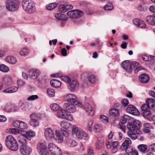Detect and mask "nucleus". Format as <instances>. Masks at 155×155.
Wrapping results in <instances>:
<instances>
[{
  "instance_id": "obj_1",
  "label": "nucleus",
  "mask_w": 155,
  "mask_h": 155,
  "mask_svg": "<svg viewBox=\"0 0 155 155\" xmlns=\"http://www.w3.org/2000/svg\"><path fill=\"white\" fill-rule=\"evenodd\" d=\"M5 144L11 150L16 151L18 149V145L17 141L12 135L8 136L5 139Z\"/></svg>"
},
{
  "instance_id": "obj_2",
  "label": "nucleus",
  "mask_w": 155,
  "mask_h": 155,
  "mask_svg": "<svg viewBox=\"0 0 155 155\" xmlns=\"http://www.w3.org/2000/svg\"><path fill=\"white\" fill-rule=\"evenodd\" d=\"M22 5L23 9L27 13H32L35 10V5L31 0H23Z\"/></svg>"
},
{
  "instance_id": "obj_3",
  "label": "nucleus",
  "mask_w": 155,
  "mask_h": 155,
  "mask_svg": "<svg viewBox=\"0 0 155 155\" xmlns=\"http://www.w3.org/2000/svg\"><path fill=\"white\" fill-rule=\"evenodd\" d=\"M72 132L73 134L78 138L85 140L88 138L87 134L80 128L73 127Z\"/></svg>"
},
{
  "instance_id": "obj_4",
  "label": "nucleus",
  "mask_w": 155,
  "mask_h": 155,
  "mask_svg": "<svg viewBox=\"0 0 155 155\" xmlns=\"http://www.w3.org/2000/svg\"><path fill=\"white\" fill-rule=\"evenodd\" d=\"M141 123L138 120H134L133 121V124L129 123L127 124V128L130 130H135L137 134H140L141 133L139 130L140 128L141 127Z\"/></svg>"
},
{
  "instance_id": "obj_5",
  "label": "nucleus",
  "mask_w": 155,
  "mask_h": 155,
  "mask_svg": "<svg viewBox=\"0 0 155 155\" xmlns=\"http://www.w3.org/2000/svg\"><path fill=\"white\" fill-rule=\"evenodd\" d=\"M131 143V141L129 138H126L124 142L122 143L120 149L123 150H125L127 153H131L133 151V147L129 145Z\"/></svg>"
},
{
  "instance_id": "obj_6",
  "label": "nucleus",
  "mask_w": 155,
  "mask_h": 155,
  "mask_svg": "<svg viewBox=\"0 0 155 155\" xmlns=\"http://www.w3.org/2000/svg\"><path fill=\"white\" fill-rule=\"evenodd\" d=\"M6 8L9 11H14L18 8L16 0H6Z\"/></svg>"
},
{
  "instance_id": "obj_7",
  "label": "nucleus",
  "mask_w": 155,
  "mask_h": 155,
  "mask_svg": "<svg viewBox=\"0 0 155 155\" xmlns=\"http://www.w3.org/2000/svg\"><path fill=\"white\" fill-rule=\"evenodd\" d=\"M57 116L59 117L71 121L73 119V116L68 113L65 109H61L58 111L57 114Z\"/></svg>"
},
{
  "instance_id": "obj_8",
  "label": "nucleus",
  "mask_w": 155,
  "mask_h": 155,
  "mask_svg": "<svg viewBox=\"0 0 155 155\" xmlns=\"http://www.w3.org/2000/svg\"><path fill=\"white\" fill-rule=\"evenodd\" d=\"M38 151L41 155H48V152L46 146L42 143H39L37 145Z\"/></svg>"
},
{
  "instance_id": "obj_9",
  "label": "nucleus",
  "mask_w": 155,
  "mask_h": 155,
  "mask_svg": "<svg viewBox=\"0 0 155 155\" xmlns=\"http://www.w3.org/2000/svg\"><path fill=\"white\" fill-rule=\"evenodd\" d=\"M55 134V131L51 127H47L44 130V134L47 140H52Z\"/></svg>"
},
{
  "instance_id": "obj_10",
  "label": "nucleus",
  "mask_w": 155,
  "mask_h": 155,
  "mask_svg": "<svg viewBox=\"0 0 155 155\" xmlns=\"http://www.w3.org/2000/svg\"><path fill=\"white\" fill-rule=\"evenodd\" d=\"M32 151V148L29 146L25 145H21L20 147V151L23 155H29Z\"/></svg>"
},
{
  "instance_id": "obj_11",
  "label": "nucleus",
  "mask_w": 155,
  "mask_h": 155,
  "mask_svg": "<svg viewBox=\"0 0 155 155\" xmlns=\"http://www.w3.org/2000/svg\"><path fill=\"white\" fill-rule=\"evenodd\" d=\"M74 104L65 103L63 105V108L69 113H73L76 110V107Z\"/></svg>"
},
{
  "instance_id": "obj_12",
  "label": "nucleus",
  "mask_w": 155,
  "mask_h": 155,
  "mask_svg": "<svg viewBox=\"0 0 155 155\" xmlns=\"http://www.w3.org/2000/svg\"><path fill=\"white\" fill-rule=\"evenodd\" d=\"M64 98L65 101H67L70 103L74 104H77L78 101L76 100V97L73 94H66L64 96Z\"/></svg>"
},
{
  "instance_id": "obj_13",
  "label": "nucleus",
  "mask_w": 155,
  "mask_h": 155,
  "mask_svg": "<svg viewBox=\"0 0 155 155\" xmlns=\"http://www.w3.org/2000/svg\"><path fill=\"white\" fill-rule=\"evenodd\" d=\"M52 139H54L58 143H61L64 140L63 137L60 131L58 130H55V134L53 137Z\"/></svg>"
},
{
  "instance_id": "obj_14",
  "label": "nucleus",
  "mask_w": 155,
  "mask_h": 155,
  "mask_svg": "<svg viewBox=\"0 0 155 155\" xmlns=\"http://www.w3.org/2000/svg\"><path fill=\"white\" fill-rule=\"evenodd\" d=\"M31 119L29 121L30 124L34 127H36L39 126V122L38 120V117L35 114H32L30 115Z\"/></svg>"
},
{
  "instance_id": "obj_15",
  "label": "nucleus",
  "mask_w": 155,
  "mask_h": 155,
  "mask_svg": "<svg viewBox=\"0 0 155 155\" xmlns=\"http://www.w3.org/2000/svg\"><path fill=\"white\" fill-rule=\"evenodd\" d=\"M83 108L85 110L87 114L89 116H93L94 113L93 109L91 106L88 103H86L83 106Z\"/></svg>"
},
{
  "instance_id": "obj_16",
  "label": "nucleus",
  "mask_w": 155,
  "mask_h": 155,
  "mask_svg": "<svg viewBox=\"0 0 155 155\" xmlns=\"http://www.w3.org/2000/svg\"><path fill=\"white\" fill-rule=\"evenodd\" d=\"M127 112L133 115H136L139 114L138 110L133 106L129 105L127 108Z\"/></svg>"
},
{
  "instance_id": "obj_17",
  "label": "nucleus",
  "mask_w": 155,
  "mask_h": 155,
  "mask_svg": "<svg viewBox=\"0 0 155 155\" xmlns=\"http://www.w3.org/2000/svg\"><path fill=\"white\" fill-rule=\"evenodd\" d=\"M40 74L39 71L36 69H31L29 71L30 78L33 79H36Z\"/></svg>"
},
{
  "instance_id": "obj_18",
  "label": "nucleus",
  "mask_w": 155,
  "mask_h": 155,
  "mask_svg": "<svg viewBox=\"0 0 155 155\" xmlns=\"http://www.w3.org/2000/svg\"><path fill=\"white\" fill-rule=\"evenodd\" d=\"M17 140L21 145H26L27 140L26 137L24 135H23V133L21 132L17 137Z\"/></svg>"
},
{
  "instance_id": "obj_19",
  "label": "nucleus",
  "mask_w": 155,
  "mask_h": 155,
  "mask_svg": "<svg viewBox=\"0 0 155 155\" xmlns=\"http://www.w3.org/2000/svg\"><path fill=\"white\" fill-rule=\"evenodd\" d=\"M141 109L143 111L142 115L143 116L147 117L150 114V108L147 104H144L141 107Z\"/></svg>"
},
{
  "instance_id": "obj_20",
  "label": "nucleus",
  "mask_w": 155,
  "mask_h": 155,
  "mask_svg": "<svg viewBox=\"0 0 155 155\" xmlns=\"http://www.w3.org/2000/svg\"><path fill=\"white\" fill-rule=\"evenodd\" d=\"M123 68L129 73L131 72V70L130 67V63L129 61H124L122 64Z\"/></svg>"
},
{
  "instance_id": "obj_21",
  "label": "nucleus",
  "mask_w": 155,
  "mask_h": 155,
  "mask_svg": "<svg viewBox=\"0 0 155 155\" xmlns=\"http://www.w3.org/2000/svg\"><path fill=\"white\" fill-rule=\"evenodd\" d=\"M139 78L140 81L143 83H147L150 80V77L148 74H143L140 75Z\"/></svg>"
},
{
  "instance_id": "obj_22",
  "label": "nucleus",
  "mask_w": 155,
  "mask_h": 155,
  "mask_svg": "<svg viewBox=\"0 0 155 155\" xmlns=\"http://www.w3.org/2000/svg\"><path fill=\"white\" fill-rule=\"evenodd\" d=\"M78 84L77 81L75 80H73L71 82H70L68 87L70 91H74L76 88L78 87Z\"/></svg>"
},
{
  "instance_id": "obj_23",
  "label": "nucleus",
  "mask_w": 155,
  "mask_h": 155,
  "mask_svg": "<svg viewBox=\"0 0 155 155\" xmlns=\"http://www.w3.org/2000/svg\"><path fill=\"white\" fill-rule=\"evenodd\" d=\"M18 90V88L15 86L8 88L3 91V92L6 93H12L15 92Z\"/></svg>"
},
{
  "instance_id": "obj_24",
  "label": "nucleus",
  "mask_w": 155,
  "mask_h": 155,
  "mask_svg": "<svg viewBox=\"0 0 155 155\" xmlns=\"http://www.w3.org/2000/svg\"><path fill=\"white\" fill-rule=\"evenodd\" d=\"M147 22L150 25H155V16L149 15L146 18Z\"/></svg>"
},
{
  "instance_id": "obj_25",
  "label": "nucleus",
  "mask_w": 155,
  "mask_h": 155,
  "mask_svg": "<svg viewBox=\"0 0 155 155\" xmlns=\"http://www.w3.org/2000/svg\"><path fill=\"white\" fill-rule=\"evenodd\" d=\"M50 83L52 86L55 88L59 87L61 85V82L55 79L51 80Z\"/></svg>"
},
{
  "instance_id": "obj_26",
  "label": "nucleus",
  "mask_w": 155,
  "mask_h": 155,
  "mask_svg": "<svg viewBox=\"0 0 155 155\" xmlns=\"http://www.w3.org/2000/svg\"><path fill=\"white\" fill-rule=\"evenodd\" d=\"M72 13V18H78L83 15V12L78 10H73Z\"/></svg>"
},
{
  "instance_id": "obj_27",
  "label": "nucleus",
  "mask_w": 155,
  "mask_h": 155,
  "mask_svg": "<svg viewBox=\"0 0 155 155\" xmlns=\"http://www.w3.org/2000/svg\"><path fill=\"white\" fill-rule=\"evenodd\" d=\"M66 141L68 145L71 147H74L77 145V143L75 140L67 138Z\"/></svg>"
},
{
  "instance_id": "obj_28",
  "label": "nucleus",
  "mask_w": 155,
  "mask_h": 155,
  "mask_svg": "<svg viewBox=\"0 0 155 155\" xmlns=\"http://www.w3.org/2000/svg\"><path fill=\"white\" fill-rule=\"evenodd\" d=\"M55 17L58 19L62 21H67L68 18L66 16L61 13H57L55 15Z\"/></svg>"
},
{
  "instance_id": "obj_29",
  "label": "nucleus",
  "mask_w": 155,
  "mask_h": 155,
  "mask_svg": "<svg viewBox=\"0 0 155 155\" xmlns=\"http://www.w3.org/2000/svg\"><path fill=\"white\" fill-rule=\"evenodd\" d=\"M6 61L11 64H14L16 62V59L13 57L12 56H8L5 58Z\"/></svg>"
},
{
  "instance_id": "obj_30",
  "label": "nucleus",
  "mask_w": 155,
  "mask_h": 155,
  "mask_svg": "<svg viewBox=\"0 0 155 155\" xmlns=\"http://www.w3.org/2000/svg\"><path fill=\"white\" fill-rule=\"evenodd\" d=\"M60 125L64 128L67 130H68L71 127L70 124L65 121L61 122Z\"/></svg>"
},
{
  "instance_id": "obj_31",
  "label": "nucleus",
  "mask_w": 155,
  "mask_h": 155,
  "mask_svg": "<svg viewBox=\"0 0 155 155\" xmlns=\"http://www.w3.org/2000/svg\"><path fill=\"white\" fill-rule=\"evenodd\" d=\"M58 3L56 2L51 3L46 6V8L47 10H52L57 6Z\"/></svg>"
},
{
  "instance_id": "obj_32",
  "label": "nucleus",
  "mask_w": 155,
  "mask_h": 155,
  "mask_svg": "<svg viewBox=\"0 0 155 155\" xmlns=\"http://www.w3.org/2000/svg\"><path fill=\"white\" fill-rule=\"evenodd\" d=\"M130 117L127 115H124L120 117V121L121 123L122 124H125L127 120L130 119Z\"/></svg>"
},
{
  "instance_id": "obj_33",
  "label": "nucleus",
  "mask_w": 155,
  "mask_h": 155,
  "mask_svg": "<svg viewBox=\"0 0 155 155\" xmlns=\"http://www.w3.org/2000/svg\"><path fill=\"white\" fill-rule=\"evenodd\" d=\"M134 131L129 130L127 132V134L133 140L136 139L137 137V134L134 132Z\"/></svg>"
},
{
  "instance_id": "obj_34",
  "label": "nucleus",
  "mask_w": 155,
  "mask_h": 155,
  "mask_svg": "<svg viewBox=\"0 0 155 155\" xmlns=\"http://www.w3.org/2000/svg\"><path fill=\"white\" fill-rule=\"evenodd\" d=\"M21 133H23V135H24L25 136H31L34 137L35 135V134L32 131H25L24 130H21Z\"/></svg>"
},
{
  "instance_id": "obj_35",
  "label": "nucleus",
  "mask_w": 155,
  "mask_h": 155,
  "mask_svg": "<svg viewBox=\"0 0 155 155\" xmlns=\"http://www.w3.org/2000/svg\"><path fill=\"white\" fill-rule=\"evenodd\" d=\"M110 114L114 116H118L119 115V111L115 108H112L110 110Z\"/></svg>"
},
{
  "instance_id": "obj_36",
  "label": "nucleus",
  "mask_w": 155,
  "mask_h": 155,
  "mask_svg": "<svg viewBox=\"0 0 155 155\" xmlns=\"http://www.w3.org/2000/svg\"><path fill=\"white\" fill-rule=\"evenodd\" d=\"M28 104L27 102L20 101L18 103V105L21 109L27 110L28 109L27 107Z\"/></svg>"
},
{
  "instance_id": "obj_37",
  "label": "nucleus",
  "mask_w": 155,
  "mask_h": 155,
  "mask_svg": "<svg viewBox=\"0 0 155 155\" xmlns=\"http://www.w3.org/2000/svg\"><path fill=\"white\" fill-rule=\"evenodd\" d=\"M51 109L53 110L56 111L58 110H60L61 108L57 104L54 103L51 104L50 105Z\"/></svg>"
},
{
  "instance_id": "obj_38",
  "label": "nucleus",
  "mask_w": 155,
  "mask_h": 155,
  "mask_svg": "<svg viewBox=\"0 0 155 155\" xmlns=\"http://www.w3.org/2000/svg\"><path fill=\"white\" fill-rule=\"evenodd\" d=\"M58 147L52 143H49L48 145V149L51 153L56 149Z\"/></svg>"
},
{
  "instance_id": "obj_39",
  "label": "nucleus",
  "mask_w": 155,
  "mask_h": 155,
  "mask_svg": "<svg viewBox=\"0 0 155 155\" xmlns=\"http://www.w3.org/2000/svg\"><path fill=\"white\" fill-rule=\"evenodd\" d=\"M103 129L102 126L100 124H96L94 127V130L95 131L99 132Z\"/></svg>"
},
{
  "instance_id": "obj_40",
  "label": "nucleus",
  "mask_w": 155,
  "mask_h": 155,
  "mask_svg": "<svg viewBox=\"0 0 155 155\" xmlns=\"http://www.w3.org/2000/svg\"><path fill=\"white\" fill-rule=\"evenodd\" d=\"M29 53L28 49L26 48H23L21 49L19 53L22 56H26L28 55Z\"/></svg>"
},
{
  "instance_id": "obj_41",
  "label": "nucleus",
  "mask_w": 155,
  "mask_h": 155,
  "mask_svg": "<svg viewBox=\"0 0 155 155\" xmlns=\"http://www.w3.org/2000/svg\"><path fill=\"white\" fill-rule=\"evenodd\" d=\"M146 104H147L149 108H152L154 104L153 100L152 99H148L146 101Z\"/></svg>"
},
{
  "instance_id": "obj_42",
  "label": "nucleus",
  "mask_w": 155,
  "mask_h": 155,
  "mask_svg": "<svg viewBox=\"0 0 155 155\" xmlns=\"http://www.w3.org/2000/svg\"><path fill=\"white\" fill-rule=\"evenodd\" d=\"M47 92L48 95L50 97H53L54 96V91L52 89L50 88L47 89Z\"/></svg>"
},
{
  "instance_id": "obj_43",
  "label": "nucleus",
  "mask_w": 155,
  "mask_h": 155,
  "mask_svg": "<svg viewBox=\"0 0 155 155\" xmlns=\"http://www.w3.org/2000/svg\"><path fill=\"white\" fill-rule=\"evenodd\" d=\"M138 148L140 150L143 152H145L147 149V146L145 144H140L138 147Z\"/></svg>"
},
{
  "instance_id": "obj_44",
  "label": "nucleus",
  "mask_w": 155,
  "mask_h": 155,
  "mask_svg": "<svg viewBox=\"0 0 155 155\" xmlns=\"http://www.w3.org/2000/svg\"><path fill=\"white\" fill-rule=\"evenodd\" d=\"M0 71L3 72H7L9 71V68L5 65L1 64L0 65Z\"/></svg>"
},
{
  "instance_id": "obj_45",
  "label": "nucleus",
  "mask_w": 155,
  "mask_h": 155,
  "mask_svg": "<svg viewBox=\"0 0 155 155\" xmlns=\"http://www.w3.org/2000/svg\"><path fill=\"white\" fill-rule=\"evenodd\" d=\"M27 127V125L26 124L25 122L20 121L19 126L18 127L19 128H20V129L19 130L20 131V133H21V130H23L24 129H25Z\"/></svg>"
},
{
  "instance_id": "obj_46",
  "label": "nucleus",
  "mask_w": 155,
  "mask_h": 155,
  "mask_svg": "<svg viewBox=\"0 0 155 155\" xmlns=\"http://www.w3.org/2000/svg\"><path fill=\"white\" fill-rule=\"evenodd\" d=\"M53 155H62V152L58 147L51 153Z\"/></svg>"
},
{
  "instance_id": "obj_47",
  "label": "nucleus",
  "mask_w": 155,
  "mask_h": 155,
  "mask_svg": "<svg viewBox=\"0 0 155 155\" xmlns=\"http://www.w3.org/2000/svg\"><path fill=\"white\" fill-rule=\"evenodd\" d=\"M142 59L145 61H148L152 59L153 60L155 59V57L151 56L150 57H149L147 56L144 55L143 56Z\"/></svg>"
},
{
  "instance_id": "obj_48",
  "label": "nucleus",
  "mask_w": 155,
  "mask_h": 155,
  "mask_svg": "<svg viewBox=\"0 0 155 155\" xmlns=\"http://www.w3.org/2000/svg\"><path fill=\"white\" fill-rule=\"evenodd\" d=\"M9 132L12 134H19L20 133V131L19 129L17 128H11L9 129Z\"/></svg>"
},
{
  "instance_id": "obj_49",
  "label": "nucleus",
  "mask_w": 155,
  "mask_h": 155,
  "mask_svg": "<svg viewBox=\"0 0 155 155\" xmlns=\"http://www.w3.org/2000/svg\"><path fill=\"white\" fill-rule=\"evenodd\" d=\"M139 66V63L138 62L136 61H133L130 63V67L131 70V72L133 68H135Z\"/></svg>"
},
{
  "instance_id": "obj_50",
  "label": "nucleus",
  "mask_w": 155,
  "mask_h": 155,
  "mask_svg": "<svg viewBox=\"0 0 155 155\" xmlns=\"http://www.w3.org/2000/svg\"><path fill=\"white\" fill-rule=\"evenodd\" d=\"M93 123V122L92 120H88L87 127L88 130L90 131H91L92 130Z\"/></svg>"
},
{
  "instance_id": "obj_51",
  "label": "nucleus",
  "mask_w": 155,
  "mask_h": 155,
  "mask_svg": "<svg viewBox=\"0 0 155 155\" xmlns=\"http://www.w3.org/2000/svg\"><path fill=\"white\" fill-rule=\"evenodd\" d=\"M104 9L106 10H111L113 8V6L111 3H108L104 7Z\"/></svg>"
},
{
  "instance_id": "obj_52",
  "label": "nucleus",
  "mask_w": 155,
  "mask_h": 155,
  "mask_svg": "<svg viewBox=\"0 0 155 155\" xmlns=\"http://www.w3.org/2000/svg\"><path fill=\"white\" fill-rule=\"evenodd\" d=\"M61 79L65 82L69 83L71 82V79L68 77L67 76H63L62 77Z\"/></svg>"
},
{
  "instance_id": "obj_53",
  "label": "nucleus",
  "mask_w": 155,
  "mask_h": 155,
  "mask_svg": "<svg viewBox=\"0 0 155 155\" xmlns=\"http://www.w3.org/2000/svg\"><path fill=\"white\" fill-rule=\"evenodd\" d=\"M138 27L141 28H144L146 27V25L143 21L140 20Z\"/></svg>"
},
{
  "instance_id": "obj_54",
  "label": "nucleus",
  "mask_w": 155,
  "mask_h": 155,
  "mask_svg": "<svg viewBox=\"0 0 155 155\" xmlns=\"http://www.w3.org/2000/svg\"><path fill=\"white\" fill-rule=\"evenodd\" d=\"M96 80V79L95 77L93 75H90L89 78V81L91 83L94 82Z\"/></svg>"
},
{
  "instance_id": "obj_55",
  "label": "nucleus",
  "mask_w": 155,
  "mask_h": 155,
  "mask_svg": "<svg viewBox=\"0 0 155 155\" xmlns=\"http://www.w3.org/2000/svg\"><path fill=\"white\" fill-rule=\"evenodd\" d=\"M38 97L37 95H32L29 96L27 98L28 100H33L36 99H37Z\"/></svg>"
},
{
  "instance_id": "obj_56",
  "label": "nucleus",
  "mask_w": 155,
  "mask_h": 155,
  "mask_svg": "<svg viewBox=\"0 0 155 155\" xmlns=\"http://www.w3.org/2000/svg\"><path fill=\"white\" fill-rule=\"evenodd\" d=\"M20 121L19 120H15L13 122V126L15 127L18 128L20 123Z\"/></svg>"
},
{
  "instance_id": "obj_57",
  "label": "nucleus",
  "mask_w": 155,
  "mask_h": 155,
  "mask_svg": "<svg viewBox=\"0 0 155 155\" xmlns=\"http://www.w3.org/2000/svg\"><path fill=\"white\" fill-rule=\"evenodd\" d=\"M65 5H63L60 7L59 9V11L61 12H65L67 11Z\"/></svg>"
},
{
  "instance_id": "obj_58",
  "label": "nucleus",
  "mask_w": 155,
  "mask_h": 155,
  "mask_svg": "<svg viewBox=\"0 0 155 155\" xmlns=\"http://www.w3.org/2000/svg\"><path fill=\"white\" fill-rule=\"evenodd\" d=\"M99 118L102 121H105L106 122H107L108 121V118L105 115H101L100 116Z\"/></svg>"
},
{
  "instance_id": "obj_59",
  "label": "nucleus",
  "mask_w": 155,
  "mask_h": 155,
  "mask_svg": "<svg viewBox=\"0 0 155 155\" xmlns=\"http://www.w3.org/2000/svg\"><path fill=\"white\" fill-rule=\"evenodd\" d=\"M143 125L144 127L145 128H147L148 129L152 128V125L150 123H144Z\"/></svg>"
},
{
  "instance_id": "obj_60",
  "label": "nucleus",
  "mask_w": 155,
  "mask_h": 155,
  "mask_svg": "<svg viewBox=\"0 0 155 155\" xmlns=\"http://www.w3.org/2000/svg\"><path fill=\"white\" fill-rule=\"evenodd\" d=\"M140 20V19L138 18L134 19L133 20V22L135 25L138 26Z\"/></svg>"
},
{
  "instance_id": "obj_61",
  "label": "nucleus",
  "mask_w": 155,
  "mask_h": 155,
  "mask_svg": "<svg viewBox=\"0 0 155 155\" xmlns=\"http://www.w3.org/2000/svg\"><path fill=\"white\" fill-rule=\"evenodd\" d=\"M121 103L124 106H126L128 104L129 102L127 99H124L122 101Z\"/></svg>"
},
{
  "instance_id": "obj_62",
  "label": "nucleus",
  "mask_w": 155,
  "mask_h": 155,
  "mask_svg": "<svg viewBox=\"0 0 155 155\" xmlns=\"http://www.w3.org/2000/svg\"><path fill=\"white\" fill-rule=\"evenodd\" d=\"M61 53L63 56H65L67 55V50L65 48H63L61 49Z\"/></svg>"
},
{
  "instance_id": "obj_63",
  "label": "nucleus",
  "mask_w": 155,
  "mask_h": 155,
  "mask_svg": "<svg viewBox=\"0 0 155 155\" xmlns=\"http://www.w3.org/2000/svg\"><path fill=\"white\" fill-rule=\"evenodd\" d=\"M87 153L88 155H94L93 151V149L90 148L88 149Z\"/></svg>"
},
{
  "instance_id": "obj_64",
  "label": "nucleus",
  "mask_w": 155,
  "mask_h": 155,
  "mask_svg": "<svg viewBox=\"0 0 155 155\" xmlns=\"http://www.w3.org/2000/svg\"><path fill=\"white\" fill-rule=\"evenodd\" d=\"M150 11L155 14V6L153 5L151 6L149 8Z\"/></svg>"
}]
</instances>
